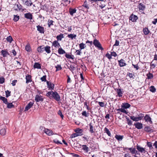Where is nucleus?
Returning a JSON list of instances; mask_svg holds the SVG:
<instances>
[{
  "instance_id": "nucleus-38",
  "label": "nucleus",
  "mask_w": 157,
  "mask_h": 157,
  "mask_svg": "<svg viewBox=\"0 0 157 157\" xmlns=\"http://www.w3.org/2000/svg\"><path fill=\"white\" fill-rule=\"evenodd\" d=\"M82 149L85 151L86 152L88 151V147H87L86 145H82Z\"/></svg>"
},
{
  "instance_id": "nucleus-61",
  "label": "nucleus",
  "mask_w": 157,
  "mask_h": 157,
  "mask_svg": "<svg viewBox=\"0 0 157 157\" xmlns=\"http://www.w3.org/2000/svg\"><path fill=\"white\" fill-rule=\"evenodd\" d=\"M78 136L77 134L76 133L72 134L71 136V138H73Z\"/></svg>"
},
{
  "instance_id": "nucleus-31",
  "label": "nucleus",
  "mask_w": 157,
  "mask_h": 157,
  "mask_svg": "<svg viewBox=\"0 0 157 157\" xmlns=\"http://www.w3.org/2000/svg\"><path fill=\"white\" fill-rule=\"evenodd\" d=\"M58 52L59 54H63L65 53V52L61 48H59L58 50Z\"/></svg>"
},
{
  "instance_id": "nucleus-28",
  "label": "nucleus",
  "mask_w": 157,
  "mask_h": 157,
  "mask_svg": "<svg viewBox=\"0 0 157 157\" xmlns=\"http://www.w3.org/2000/svg\"><path fill=\"white\" fill-rule=\"evenodd\" d=\"M115 138L118 140L121 141L123 138V136L116 135L115 136Z\"/></svg>"
},
{
  "instance_id": "nucleus-43",
  "label": "nucleus",
  "mask_w": 157,
  "mask_h": 157,
  "mask_svg": "<svg viewBox=\"0 0 157 157\" xmlns=\"http://www.w3.org/2000/svg\"><path fill=\"white\" fill-rule=\"evenodd\" d=\"M82 114L83 116L87 117L88 116L89 113L88 112L87 113L86 111H84L82 113Z\"/></svg>"
},
{
  "instance_id": "nucleus-41",
  "label": "nucleus",
  "mask_w": 157,
  "mask_h": 157,
  "mask_svg": "<svg viewBox=\"0 0 157 157\" xmlns=\"http://www.w3.org/2000/svg\"><path fill=\"white\" fill-rule=\"evenodd\" d=\"M6 104H7V107L8 108L10 109L14 107V105L12 103H9L7 102V103Z\"/></svg>"
},
{
  "instance_id": "nucleus-17",
  "label": "nucleus",
  "mask_w": 157,
  "mask_h": 157,
  "mask_svg": "<svg viewBox=\"0 0 157 157\" xmlns=\"http://www.w3.org/2000/svg\"><path fill=\"white\" fill-rule=\"evenodd\" d=\"M77 10L75 8H69V13L71 16H73V14L76 13Z\"/></svg>"
},
{
  "instance_id": "nucleus-56",
  "label": "nucleus",
  "mask_w": 157,
  "mask_h": 157,
  "mask_svg": "<svg viewBox=\"0 0 157 157\" xmlns=\"http://www.w3.org/2000/svg\"><path fill=\"white\" fill-rule=\"evenodd\" d=\"M147 145L151 149L152 148V143L151 142H147Z\"/></svg>"
},
{
  "instance_id": "nucleus-7",
  "label": "nucleus",
  "mask_w": 157,
  "mask_h": 157,
  "mask_svg": "<svg viewBox=\"0 0 157 157\" xmlns=\"http://www.w3.org/2000/svg\"><path fill=\"white\" fill-rule=\"evenodd\" d=\"M144 119L146 122H149L151 124H152V123L151 118L148 114H146L145 115V116L144 117Z\"/></svg>"
},
{
  "instance_id": "nucleus-26",
  "label": "nucleus",
  "mask_w": 157,
  "mask_h": 157,
  "mask_svg": "<svg viewBox=\"0 0 157 157\" xmlns=\"http://www.w3.org/2000/svg\"><path fill=\"white\" fill-rule=\"evenodd\" d=\"M1 53L4 57H6L7 55H10L9 53L6 50H2Z\"/></svg>"
},
{
  "instance_id": "nucleus-45",
  "label": "nucleus",
  "mask_w": 157,
  "mask_h": 157,
  "mask_svg": "<svg viewBox=\"0 0 157 157\" xmlns=\"http://www.w3.org/2000/svg\"><path fill=\"white\" fill-rule=\"evenodd\" d=\"M6 40L8 42H9L10 43L12 42L13 40L12 37L11 36H9L7 37L6 38Z\"/></svg>"
},
{
  "instance_id": "nucleus-25",
  "label": "nucleus",
  "mask_w": 157,
  "mask_h": 157,
  "mask_svg": "<svg viewBox=\"0 0 157 157\" xmlns=\"http://www.w3.org/2000/svg\"><path fill=\"white\" fill-rule=\"evenodd\" d=\"M138 8L140 10H143L145 9V6L143 4L140 3L138 6Z\"/></svg>"
},
{
  "instance_id": "nucleus-53",
  "label": "nucleus",
  "mask_w": 157,
  "mask_h": 157,
  "mask_svg": "<svg viewBox=\"0 0 157 157\" xmlns=\"http://www.w3.org/2000/svg\"><path fill=\"white\" fill-rule=\"evenodd\" d=\"M25 49L28 52H29L30 50V47L29 45H27L25 47Z\"/></svg>"
},
{
  "instance_id": "nucleus-40",
  "label": "nucleus",
  "mask_w": 157,
  "mask_h": 157,
  "mask_svg": "<svg viewBox=\"0 0 157 157\" xmlns=\"http://www.w3.org/2000/svg\"><path fill=\"white\" fill-rule=\"evenodd\" d=\"M6 97V98L8 97L11 95V92L9 90H7L5 91Z\"/></svg>"
},
{
  "instance_id": "nucleus-21",
  "label": "nucleus",
  "mask_w": 157,
  "mask_h": 157,
  "mask_svg": "<svg viewBox=\"0 0 157 157\" xmlns=\"http://www.w3.org/2000/svg\"><path fill=\"white\" fill-rule=\"evenodd\" d=\"M25 4L27 6H32L33 3L31 0H25Z\"/></svg>"
},
{
  "instance_id": "nucleus-32",
  "label": "nucleus",
  "mask_w": 157,
  "mask_h": 157,
  "mask_svg": "<svg viewBox=\"0 0 157 157\" xmlns=\"http://www.w3.org/2000/svg\"><path fill=\"white\" fill-rule=\"evenodd\" d=\"M104 131L109 136H111V133L109 130L107 128L105 127L104 128Z\"/></svg>"
},
{
  "instance_id": "nucleus-11",
  "label": "nucleus",
  "mask_w": 157,
  "mask_h": 157,
  "mask_svg": "<svg viewBox=\"0 0 157 157\" xmlns=\"http://www.w3.org/2000/svg\"><path fill=\"white\" fill-rule=\"evenodd\" d=\"M137 19V16L133 14H132L129 17V20H131L132 22L136 21Z\"/></svg>"
},
{
  "instance_id": "nucleus-55",
  "label": "nucleus",
  "mask_w": 157,
  "mask_h": 157,
  "mask_svg": "<svg viewBox=\"0 0 157 157\" xmlns=\"http://www.w3.org/2000/svg\"><path fill=\"white\" fill-rule=\"evenodd\" d=\"M87 104H88V103L87 101H85L84 102V105L86 106V109L88 110H90V108L89 107V106Z\"/></svg>"
},
{
  "instance_id": "nucleus-54",
  "label": "nucleus",
  "mask_w": 157,
  "mask_h": 157,
  "mask_svg": "<svg viewBox=\"0 0 157 157\" xmlns=\"http://www.w3.org/2000/svg\"><path fill=\"white\" fill-rule=\"evenodd\" d=\"M46 75L43 76L42 77H41L40 78V79L43 82H46Z\"/></svg>"
},
{
  "instance_id": "nucleus-49",
  "label": "nucleus",
  "mask_w": 157,
  "mask_h": 157,
  "mask_svg": "<svg viewBox=\"0 0 157 157\" xmlns=\"http://www.w3.org/2000/svg\"><path fill=\"white\" fill-rule=\"evenodd\" d=\"M53 142L56 144H62V143L60 142L58 140L57 138L54 139L53 140Z\"/></svg>"
},
{
  "instance_id": "nucleus-35",
  "label": "nucleus",
  "mask_w": 157,
  "mask_h": 157,
  "mask_svg": "<svg viewBox=\"0 0 157 157\" xmlns=\"http://www.w3.org/2000/svg\"><path fill=\"white\" fill-rule=\"evenodd\" d=\"M149 31L147 28H145L143 29V33L145 35H147L149 33Z\"/></svg>"
},
{
  "instance_id": "nucleus-36",
  "label": "nucleus",
  "mask_w": 157,
  "mask_h": 157,
  "mask_svg": "<svg viewBox=\"0 0 157 157\" xmlns=\"http://www.w3.org/2000/svg\"><path fill=\"white\" fill-rule=\"evenodd\" d=\"M79 47L80 49L82 50L86 47V45L85 44L82 43L79 44Z\"/></svg>"
},
{
  "instance_id": "nucleus-2",
  "label": "nucleus",
  "mask_w": 157,
  "mask_h": 157,
  "mask_svg": "<svg viewBox=\"0 0 157 157\" xmlns=\"http://www.w3.org/2000/svg\"><path fill=\"white\" fill-rule=\"evenodd\" d=\"M93 43L94 45L96 47L98 48L99 49L101 50H103V48L102 47L101 44L98 40L96 39H94V40Z\"/></svg>"
},
{
  "instance_id": "nucleus-62",
  "label": "nucleus",
  "mask_w": 157,
  "mask_h": 157,
  "mask_svg": "<svg viewBox=\"0 0 157 157\" xmlns=\"http://www.w3.org/2000/svg\"><path fill=\"white\" fill-rule=\"evenodd\" d=\"M121 108V112L125 113V114H127L128 113V112H127L124 109Z\"/></svg>"
},
{
  "instance_id": "nucleus-60",
  "label": "nucleus",
  "mask_w": 157,
  "mask_h": 157,
  "mask_svg": "<svg viewBox=\"0 0 157 157\" xmlns=\"http://www.w3.org/2000/svg\"><path fill=\"white\" fill-rule=\"evenodd\" d=\"M128 124L129 125H131L132 124V121L129 119H127Z\"/></svg>"
},
{
  "instance_id": "nucleus-16",
  "label": "nucleus",
  "mask_w": 157,
  "mask_h": 157,
  "mask_svg": "<svg viewBox=\"0 0 157 157\" xmlns=\"http://www.w3.org/2000/svg\"><path fill=\"white\" fill-rule=\"evenodd\" d=\"M26 82L28 83L32 81V76L30 75H28L26 76Z\"/></svg>"
},
{
  "instance_id": "nucleus-37",
  "label": "nucleus",
  "mask_w": 157,
  "mask_h": 157,
  "mask_svg": "<svg viewBox=\"0 0 157 157\" xmlns=\"http://www.w3.org/2000/svg\"><path fill=\"white\" fill-rule=\"evenodd\" d=\"M6 133V130L5 128L2 129L0 131V134L2 136H4Z\"/></svg>"
},
{
  "instance_id": "nucleus-64",
  "label": "nucleus",
  "mask_w": 157,
  "mask_h": 157,
  "mask_svg": "<svg viewBox=\"0 0 157 157\" xmlns=\"http://www.w3.org/2000/svg\"><path fill=\"white\" fill-rule=\"evenodd\" d=\"M76 52H77V53L76 54L77 55H80L81 54V50L80 49L77 50L76 51Z\"/></svg>"
},
{
  "instance_id": "nucleus-15",
  "label": "nucleus",
  "mask_w": 157,
  "mask_h": 157,
  "mask_svg": "<svg viewBox=\"0 0 157 157\" xmlns=\"http://www.w3.org/2000/svg\"><path fill=\"white\" fill-rule=\"evenodd\" d=\"M52 46H54L56 48H59L60 47L58 40H55L53 41L52 43Z\"/></svg>"
},
{
  "instance_id": "nucleus-8",
  "label": "nucleus",
  "mask_w": 157,
  "mask_h": 157,
  "mask_svg": "<svg viewBox=\"0 0 157 157\" xmlns=\"http://www.w3.org/2000/svg\"><path fill=\"white\" fill-rule=\"evenodd\" d=\"M35 100L36 102L43 101L44 100V99L42 96L36 95L35 98Z\"/></svg>"
},
{
  "instance_id": "nucleus-10",
  "label": "nucleus",
  "mask_w": 157,
  "mask_h": 157,
  "mask_svg": "<svg viewBox=\"0 0 157 157\" xmlns=\"http://www.w3.org/2000/svg\"><path fill=\"white\" fill-rule=\"evenodd\" d=\"M33 104L34 103L33 102H30L25 107V111H26L30 109L33 106Z\"/></svg>"
},
{
  "instance_id": "nucleus-44",
  "label": "nucleus",
  "mask_w": 157,
  "mask_h": 157,
  "mask_svg": "<svg viewBox=\"0 0 157 157\" xmlns=\"http://www.w3.org/2000/svg\"><path fill=\"white\" fill-rule=\"evenodd\" d=\"M19 16L17 15H14L13 21L15 22H17L19 19Z\"/></svg>"
},
{
  "instance_id": "nucleus-51",
  "label": "nucleus",
  "mask_w": 157,
  "mask_h": 157,
  "mask_svg": "<svg viewBox=\"0 0 157 157\" xmlns=\"http://www.w3.org/2000/svg\"><path fill=\"white\" fill-rule=\"evenodd\" d=\"M5 79L3 76L0 77V84H2L5 82Z\"/></svg>"
},
{
  "instance_id": "nucleus-48",
  "label": "nucleus",
  "mask_w": 157,
  "mask_h": 157,
  "mask_svg": "<svg viewBox=\"0 0 157 157\" xmlns=\"http://www.w3.org/2000/svg\"><path fill=\"white\" fill-rule=\"evenodd\" d=\"M130 118L133 121H138L137 117H135L134 116H131L130 117Z\"/></svg>"
},
{
  "instance_id": "nucleus-9",
  "label": "nucleus",
  "mask_w": 157,
  "mask_h": 157,
  "mask_svg": "<svg viewBox=\"0 0 157 157\" xmlns=\"http://www.w3.org/2000/svg\"><path fill=\"white\" fill-rule=\"evenodd\" d=\"M48 88L50 90H52L54 88V84L48 81H47Z\"/></svg>"
},
{
  "instance_id": "nucleus-1",
  "label": "nucleus",
  "mask_w": 157,
  "mask_h": 157,
  "mask_svg": "<svg viewBox=\"0 0 157 157\" xmlns=\"http://www.w3.org/2000/svg\"><path fill=\"white\" fill-rule=\"evenodd\" d=\"M46 95L47 97H49L50 98H53L57 101L60 100V96L56 92H54L52 90L48 92Z\"/></svg>"
},
{
  "instance_id": "nucleus-34",
  "label": "nucleus",
  "mask_w": 157,
  "mask_h": 157,
  "mask_svg": "<svg viewBox=\"0 0 157 157\" xmlns=\"http://www.w3.org/2000/svg\"><path fill=\"white\" fill-rule=\"evenodd\" d=\"M144 131L147 132H151L152 131V129L149 126H146L144 127Z\"/></svg>"
},
{
  "instance_id": "nucleus-58",
  "label": "nucleus",
  "mask_w": 157,
  "mask_h": 157,
  "mask_svg": "<svg viewBox=\"0 0 157 157\" xmlns=\"http://www.w3.org/2000/svg\"><path fill=\"white\" fill-rule=\"evenodd\" d=\"M70 154L71 155V156H72V157H81L80 156H79V155L78 154H75L74 153H71L70 154Z\"/></svg>"
},
{
  "instance_id": "nucleus-27",
  "label": "nucleus",
  "mask_w": 157,
  "mask_h": 157,
  "mask_svg": "<svg viewBox=\"0 0 157 157\" xmlns=\"http://www.w3.org/2000/svg\"><path fill=\"white\" fill-rule=\"evenodd\" d=\"M128 149L130 151L132 154H134L137 152V151L136 150L135 148H128Z\"/></svg>"
},
{
  "instance_id": "nucleus-29",
  "label": "nucleus",
  "mask_w": 157,
  "mask_h": 157,
  "mask_svg": "<svg viewBox=\"0 0 157 157\" xmlns=\"http://www.w3.org/2000/svg\"><path fill=\"white\" fill-rule=\"evenodd\" d=\"M0 100H2L3 102L5 104L7 103V98H5V97L1 96L0 97Z\"/></svg>"
},
{
  "instance_id": "nucleus-57",
  "label": "nucleus",
  "mask_w": 157,
  "mask_h": 157,
  "mask_svg": "<svg viewBox=\"0 0 157 157\" xmlns=\"http://www.w3.org/2000/svg\"><path fill=\"white\" fill-rule=\"evenodd\" d=\"M98 104L101 107H104L105 106V104L103 102H98Z\"/></svg>"
},
{
  "instance_id": "nucleus-52",
  "label": "nucleus",
  "mask_w": 157,
  "mask_h": 157,
  "mask_svg": "<svg viewBox=\"0 0 157 157\" xmlns=\"http://www.w3.org/2000/svg\"><path fill=\"white\" fill-rule=\"evenodd\" d=\"M56 71H59L62 69V67L60 65H57L56 66Z\"/></svg>"
},
{
  "instance_id": "nucleus-13",
  "label": "nucleus",
  "mask_w": 157,
  "mask_h": 157,
  "mask_svg": "<svg viewBox=\"0 0 157 157\" xmlns=\"http://www.w3.org/2000/svg\"><path fill=\"white\" fill-rule=\"evenodd\" d=\"M118 62L119 65L121 67H124L126 65V63L123 59H121L120 60H118Z\"/></svg>"
},
{
  "instance_id": "nucleus-39",
  "label": "nucleus",
  "mask_w": 157,
  "mask_h": 157,
  "mask_svg": "<svg viewBox=\"0 0 157 157\" xmlns=\"http://www.w3.org/2000/svg\"><path fill=\"white\" fill-rule=\"evenodd\" d=\"M146 76L148 79H151L153 78V74L149 72L147 74Z\"/></svg>"
},
{
  "instance_id": "nucleus-42",
  "label": "nucleus",
  "mask_w": 157,
  "mask_h": 157,
  "mask_svg": "<svg viewBox=\"0 0 157 157\" xmlns=\"http://www.w3.org/2000/svg\"><path fill=\"white\" fill-rule=\"evenodd\" d=\"M63 35L61 34L58 36H57L56 38L57 39L58 41V40H61L62 38H63Z\"/></svg>"
},
{
  "instance_id": "nucleus-30",
  "label": "nucleus",
  "mask_w": 157,
  "mask_h": 157,
  "mask_svg": "<svg viewBox=\"0 0 157 157\" xmlns=\"http://www.w3.org/2000/svg\"><path fill=\"white\" fill-rule=\"evenodd\" d=\"M90 126V132L91 133H93L94 132V130L93 127L91 123H90L89 124Z\"/></svg>"
},
{
  "instance_id": "nucleus-12",
  "label": "nucleus",
  "mask_w": 157,
  "mask_h": 157,
  "mask_svg": "<svg viewBox=\"0 0 157 157\" xmlns=\"http://www.w3.org/2000/svg\"><path fill=\"white\" fill-rule=\"evenodd\" d=\"M134 125L135 126V127L138 129H140L143 127V124L139 122L135 123Z\"/></svg>"
},
{
  "instance_id": "nucleus-50",
  "label": "nucleus",
  "mask_w": 157,
  "mask_h": 157,
  "mask_svg": "<svg viewBox=\"0 0 157 157\" xmlns=\"http://www.w3.org/2000/svg\"><path fill=\"white\" fill-rule=\"evenodd\" d=\"M76 37V34H69V38H71V39H75Z\"/></svg>"
},
{
  "instance_id": "nucleus-4",
  "label": "nucleus",
  "mask_w": 157,
  "mask_h": 157,
  "mask_svg": "<svg viewBox=\"0 0 157 157\" xmlns=\"http://www.w3.org/2000/svg\"><path fill=\"white\" fill-rule=\"evenodd\" d=\"M117 95L119 97H121L123 96V89L120 88H117L116 90Z\"/></svg>"
},
{
  "instance_id": "nucleus-46",
  "label": "nucleus",
  "mask_w": 157,
  "mask_h": 157,
  "mask_svg": "<svg viewBox=\"0 0 157 157\" xmlns=\"http://www.w3.org/2000/svg\"><path fill=\"white\" fill-rule=\"evenodd\" d=\"M139 116L137 117L138 121L141 120L144 117V114L143 113H140Z\"/></svg>"
},
{
  "instance_id": "nucleus-6",
  "label": "nucleus",
  "mask_w": 157,
  "mask_h": 157,
  "mask_svg": "<svg viewBox=\"0 0 157 157\" xmlns=\"http://www.w3.org/2000/svg\"><path fill=\"white\" fill-rule=\"evenodd\" d=\"M43 131L48 136H51L53 134V132L51 130L44 128Z\"/></svg>"
},
{
  "instance_id": "nucleus-5",
  "label": "nucleus",
  "mask_w": 157,
  "mask_h": 157,
  "mask_svg": "<svg viewBox=\"0 0 157 157\" xmlns=\"http://www.w3.org/2000/svg\"><path fill=\"white\" fill-rule=\"evenodd\" d=\"M37 28V30L39 32L41 33H44V27L40 25H38L36 26Z\"/></svg>"
},
{
  "instance_id": "nucleus-23",
  "label": "nucleus",
  "mask_w": 157,
  "mask_h": 157,
  "mask_svg": "<svg viewBox=\"0 0 157 157\" xmlns=\"http://www.w3.org/2000/svg\"><path fill=\"white\" fill-rule=\"evenodd\" d=\"M37 51L39 52H43L44 51V46H40L38 47L37 48Z\"/></svg>"
},
{
  "instance_id": "nucleus-20",
  "label": "nucleus",
  "mask_w": 157,
  "mask_h": 157,
  "mask_svg": "<svg viewBox=\"0 0 157 157\" xmlns=\"http://www.w3.org/2000/svg\"><path fill=\"white\" fill-rule=\"evenodd\" d=\"M82 6L88 10L89 8V2H87L86 0H85Z\"/></svg>"
},
{
  "instance_id": "nucleus-19",
  "label": "nucleus",
  "mask_w": 157,
  "mask_h": 157,
  "mask_svg": "<svg viewBox=\"0 0 157 157\" xmlns=\"http://www.w3.org/2000/svg\"><path fill=\"white\" fill-rule=\"evenodd\" d=\"M50 47L48 45L44 47V51H45L48 54L50 53L51 52V51L50 50Z\"/></svg>"
},
{
  "instance_id": "nucleus-47",
  "label": "nucleus",
  "mask_w": 157,
  "mask_h": 157,
  "mask_svg": "<svg viewBox=\"0 0 157 157\" xmlns=\"http://www.w3.org/2000/svg\"><path fill=\"white\" fill-rule=\"evenodd\" d=\"M150 90L152 92L155 91L156 89L154 86H151L149 88Z\"/></svg>"
},
{
  "instance_id": "nucleus-14",
  "label": "nucleus",
  "mask_w": 157,
  "mask_h": 157,
  "mask_svg": "<svg viewBox=\"0 0 157 157\" xmlns=\"http://www.w3.org/2000/svg\"><path fill=\"white\" fill-rule=\"evenodd\" d=\"M33 17L32 15L30 13H26L24 14V17L25 18L30 20L33 19Z\"/></svg>"
},
{
  "instance_id": "nucleus-24",
  "label": "nucleus",
  "mask_w": 157,
  "mask_h": 157,
  "mask_svg": "<svg viewBox=\"0 0 157 157\" xmlns=\"http://www.w3.org/2000/svg\"><path fill=\"white\" fill-rule=\"evenodd\" d=\"M33 67L34 68L40 69L41 68V65L38 63H35L33 65Z\"/></svg>"
},
{
  "instance_id": "nucleus-3",
  "label": "nucleus",
  "mask_w": 157,
  "mask_h": 157,
  "mask_svg": "<svg viewBox=\"0 0 157 157\" xmlns=\"http://www.w3.org/2000/svg\"><path fill=\"white\" fill-rule=\"evenodd\" d=\"M136 149L138 151L141 153H147V152L145 150V148L141 147L138 144L136 146Z\"/></svg>"
},
{
  "instance_id": "nucleus-59",
  "label": "nucleus",
  "mask_w": 157,
  "mask_h": 157,
  "mask_svg": "<svg viewBox=\"0 0 157 157\" xmlns=\"http://www.w3.org/2000/svg\"><path fill=\"white\" fill-rule=\"evenodd\" d=\"M105 56L109 59L112 58L111 54L110 55L109 53H106L105 55Z\"/></svg>"
},
{
  "instance_id": "nucleus-18",
  "label": "nucleus",
  "mask_w": 157,
  "mask_h": 157,
  "mask_svg": "<svg viewBox=\"0 0 157 157\" xmlns=\"http://www.w3.org/2000/svg\"><path fill=\"white\" fill-rule=\"evenodd\" d=\"M75 132L78 136H81L82 135V130L81 129L78 128L76 129Z\"/></svg>"
},
{
  "instance_id": "nucleus-33",
  "label": "nucleus",
  "mask_w": 157,
  "mask_h": 157,
  "mask_svg": "<svg viewBox=\"0 0 157 157\" xmlns=\"http://www.w3.org/2000/svg\"><path fill=\"white\" fill-rule=\"evenodd\" d=\"M19 5V3L17 2V3H16L13 5V8L14 9V10H18V5Z\"/></svg>"
},
{
  "instance_id": "nucleus-63",
  "label": "nucleus",
  "mask_w": 157,
  "mask_h": 157,
  "mask_svg": "<svg viewBox=\"0 0 157 157\" xmlns=\"http://www.w3.org/2000/svg\"><path fill=\"white\" fill-rule=\"evenodd\" d=\"M58 114L59 115L60 117H61L62 118H63V115L62 114V112L61 111L59 110L58 111Z\"/></svg>"
},
{
  "instance_id": "nucleus-22",
  "label": "nucleus",
  "mask_w": 157,
  "mask_h": 157,
  "mask_svg": "<svg viewBox=\"0 0 157 157\" xmlns=\"http://www.w3.org/2000/svg\"><path fill=\"white\" fill-rule=\"evenodd\" d=\"M130 106V105L128 103H124L122 104L121 105L122 108L125 109H127Z\"/></svg>"
}]
</instances>
